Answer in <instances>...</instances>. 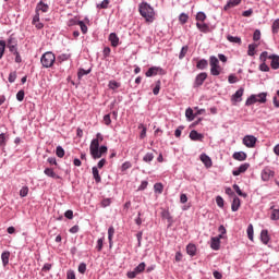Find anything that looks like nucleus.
Listing matches in <instances>:
<instances>
[{"label":"nucleus","mask_w":279,"mask_h":279,"mask_svg":"<svg viewBox=\"0 0 279 279\" xmlns=\"http://www.w3.org/2000/svg\"><path fill=\"white\" fill-rule=\"evenodd\" d=\"M40 12L47 13L49 12V4L45 3L40 0L35 8V15L33 16L32 25L36 27V29H43L45 24L40 22Z\"/></svg>","instance_id":"obj_1"},{"label":"nucleus","mask_w":279,"mask_h":279,"mask_svg":"<svg viewBox=\"0 0 279 279\" xmlns=\"http://www.w3.org/2000/svg\"><path fill=\"white\" fill-rule=\"evenodd\" d=\"M138 12L141 16L145 19L146 23L156 21V11H154V8L145 1L138 4Z\"/></svg>","instance_id":"obj_2"},{"label":"nucleus","mask_w":279,"mask_h":279,"mask_svg":"<svg viewBox=\"0 0 279 279\" xmlns=\"http://www.w3.org/2000/svg\"><path fill=\"white\" fill-rule=\"evenodd\" d=\"M89 154L94 160H97L104 156V154H108V146L101 145L99 147V140H93L89 145Z\"/></svg>","instance_id":"obj_3"},{"label":"nucleus","mask_w":279,"mask_h":279,"mask_svg":"<svg viewBox=\"0 0 279 279\" xmlns=\"http://www.w3.org/2000/svg\"><path fill=\"white\" fill-rule=\"evenodd\" d=\"M254 104H267V93L252 94L245 101V106H254Z\"/></svg>","instance_id":"obj_4"},{"label":"nucleus","mask_w":279,"mask_h":279,"mask_svg":"<svg viewBox=\"0 0 279 279\" xmlns=\"http://www.w3.org/2000/svg\"><path fill=\"white\" fill-rule=\"evenodd\" d=\"M40 62L44 69H51L56 63V54L51 51H47L41 56Z\"/></svg>","instance_id":"obj_5"},{"label":"nucleus","mask_w":279,"mask_h":279,"mask_svg":"<svg viewBox=\"0 0 279 279\" xmlns=\"http://www.w3.org/2000/svg\"><path fill=\"white\" fill-rule=\"evenodd\" d=\"M210 75L215 77L221 75V65H219V59L215 56L209 57Z\"/></svg>","instance_id":"obj_6"},{"label":"nucleus","mask_w":279,"mask_h":279,"mask_svg":"<svg viewBox=\"0 0 279 279\" xmlns=\"http://www.w3.org/2000/svg\"><path fill=\"white\" fill-rule=\"evenodd\" d=\"M275 175H276V171H274L269 167H265L260 172V178L263 182H269L271 178H274Z\"/></svg>","instance_id":"obj_7"},{"label":"nucleus","mask_w":279,"mask_h":279,"mask_svg":"<svg viewBox=\"0 0 279 279\" xmlns=\"http://www.w3.org/2000/svg\"><path fill=\"white\" fill-rule=\"evenodd\" d=\"M258 142V138L254 135H245L242 140L243 145L247 147L248 149H252L256 147V143Z\"/></svg>","instance_id":"obj_8"},{"label":"nucleus","mask_w":279,"mask_h":279,"mask_svg":"<svg viewBox=\"0 0 279 279\" xmlns=\"http://www.w3.org/2000/svg\"><path fill=\"white\" fill-rule=\"evenodd\" d=\"M145 267H146L145 262L140 263L138 266H136V267L134 268V270L129 271V272L126 274V277L130 278V279L136 278V276H137L138 274H143V271H145Z\"/></svg>","instance_id":"obj_9"},{"label":"nucleus","mask_w":279,"mask_h":279,"mask_svg":"<svg viewBox=\"0 0 279 279\" xmlns=\"http://www.w3.org/2000/svg\"><path fill=\"white\" fill-rule=\"evenodd\" d=\"M207 78L208 73L206 72H201L199 74H197L193 83V88H199V86H203L204 82H206Z\"/></svg>","instance_id":"obj_10"},{"label":"nucleus","mask_w":279,"mask_h":279,"mask_svg":"<svg viewBox=\"0 0 279 279\" xmlns=\"http://www.w3.org/2000/svg\"><path fill=\"white\" fill-rule=\"evenodd\" d=\"M146 77H154L156 75H165V70L160 66H151L145 73Z\"/></svg>","instance_id":"obj_11"},{"label":"nucleus","mask_w":279,"mask_h":279,"mask_svg":"<svg viewBox=\"0 0 279 279\" xmlns=\"http://www.w3.org/2000/svg\"><path fill=\"white\" fill-rule=\"evenodd\" d=\"M221 239H223V235L219 234L218 236H213L210 239V247L215 252H218V250H221Z\"/></svg>","instance_id":"obj_12"},{"label":"nucleus","mask_w":279,"mask_h":279,"mask_svg":"<svg viewBox=\"0 0 279 279\" xmlns=\"http://www.w3.org/2000/svg\"><path fill=\"white\" fill-rule=\"evenodd\" d=\"M243 93H245V89L243 87H241L240 89H238L232 96H231V101H235V102H241L243 101Z\"/></svg>","instance_id":"obj_13"},{"label":"nucleus","mask_w":279,"mask_h":279,"mask_svg":"<svg viewBox=\"0 0 279 279\" xmlns=\"http://www.w3.org/2000/svg\"><path fill=\"white\" fill-rule=\"evenodd\" d=\"M268 60H271L270 66L274 71H278L279 69V56L278 54H269Z\"/></svg>","instance_id":"obj_14"},{"label":"nucleus","mask_w":279,"mask_h":279,"mask_svg":"<svg viewBox=\"0 0 279 279\" xmlns=\"http://www.w3.org/2000/svg\"><path fill=\"white\" fill-rule=\"evenodd\" d=\"M199 158H201V162H203V165L207 169H210V167H213V159H210V157L208 155L203 153V154H201Z\"/></svg>","instance_id":"obj_15"},{"label":"nucleus","mask_w":279,"mask_h":279,"mask_svg":"<svg viewBox=\"0 0 279 279\" xmlns=\"http://www.w3.org/2000/svg\"><path fill=\"white\" fill-rule=\"evenodd\" d=\"M250 169V163H242L236 170L232 171V175H240L241 173H245Z\"/></svg>","instance_id":"obj_16"},{"label":"nucleus","mask_w":279,"mask_h":279,"mask_svg":"<svg viewBox=\"0 0 279 279\" xmlns=\"http://www.w3.org/2000/svg\"><path fill=\"white\" fill-rule=\"evenodd\" d=\"M233 160H238L239 162H243L244 160H247V154L245 151H235L232 155Z\"/></svg>","instance_id":"obj_17"},{"label":"nucleus","mask_w":279,"mask_h":279,"mask_svg":"<svg viewBox=\"0 0 279 279\" xmlns=\"http://www.w3.org/2000/svg\"><path fill=\"white\" fill-rule=\"evenodd\" d=\"M242 0H228L227 4L223 7V11L228 12V10L232 8H236V5H241Z\"/></svg>","instance_id":"obj_18"},{"label":"nucleus","mask_w":279,"mask_h":279,"mask_svg":"<svg viewBox=\"0 0 279 279\" xmlns=\"http://www.w3.org/2000/svg\"><path fill=\"white\" fill-rule=\"evenodd\" d=\"M239 208H241V198H239V196L234 195L232 204H231V210H232V213H236V210H239Z\"/></svg>","instance_id":"obj_19"},{"label":"nucleus","mask_w":279,"mask_h":279,"mask_svg":"<svg viewBox=\"0 0 279 279\" xmlns=\"http://www.w3.org/2000/svg\"><path fill=\"white\" fill-rule=\"evenodd\" d=\"M191 141H204V134L198 133L196 130L190 132Z\"/></svg>","instance_id":"obj_20"},{"label":"nucleus","mask_w":279,"mask_h":279,"mask_svg":"<svg viewBox=\"0 0 279 279\" xmlns=\"http://www.w3.org/2000/svg\"><path fill=\"white\" fill-rule=\"evenodd\" d=\"M45 175H47L48 178H53L54 180H60V175H58L56 173V171H53V168H46L44 170Z\"/></svg>","instance_id":"obj_21"},{"label":"nucleus","mask_w":279,"mask_h":279,"mask_svg":"<svg viewBox=\"0 0 279 279\" xmlns=\"http://www.w3.org/2000/svg\"><path fill=\"white\" fill-rule=\"evenodd\" d=\"M109 41L111 43V47H119V36L117 33L109 34Z\"/></svg>","instance_id":"obj_22"},{"label":"nucleus","mask_w":279,"mask_h":279,"mask_svg":"<svg viewBox=\"0 0 279 279\" xmlns=\"http://www.w3.org/2000/svg\"><path fill=\"white\" fill-rule=\"evenodd\" d=\"M196 69H198V71H205V69H208V60L206 59L198 60L196 63Z\"/></svg>","instance_id":"obj_23"},{"label":"nucleus","mask_w":279,"mask_h":279,"mask_svg":"<svg viewBox=\"0 0 279 279\" xmlns=\"http://www.w3.org/2000/svg\"><path fill=\"white\" fill-rule=\"evenodd\" d=\"M93 178L96 182V184L101 183V175H99V169L97 167L92 168Z\"/></svg>","instance_id":"obj_24"},{"label":"nucleus","mask_w":279,"mask_h":279,"mask_svg":"<svg viewBox=\"0 0 279 279\" xmlns=\"http://www.w3.org/2000/svg\"><path fill=\"white\" fill-rule=\"evenodd\" d=\"M1 260H2L3 267H8L9 263H10V251L2 252Z\"/></svg>","instance_id":"obj_25"},{"label":"nucleus","mask_w":279,"mask_h":279,"mask_svg":"<svg viewBox=\"0 0 279 279\" xmlns=\"http://www.w3.org/2000/svg\"><path fill=\"white\" fill-rule=\"evenodd\" d=\"M196 27L197 29H199V32H202L203 34H208V32H210V26H208V24L206 23H196Z\"/></svg>","instance_id":"obj_26"},{"label":"nucleus","mask_w":279,"mask_h":279,"mask_svg":"<svg viewBox=\"0 0 279 279\" xmlns=\"http://www.w3.org/2000/svg\"><path fill=\"white\" fill-rule=\"evenodd\" d=\"M260 241L262 243H264V245H267V243H269L270 241L269 231H267L266 229L262 230L260 232Z\"/></svg>","instance_id":"obj_27"},{"label":"nucleus","mask_w":279,"mask_h":279,"mask_svg":"<svg viewBox=\"0 0 279 279\" xmlns=\"http://www.w3.org/2000/svg\"><path fill=\"white\" fill-rule=\"evenodd\" d=\"M7 47H19V39L14 35H10L7 40Z\"/></svg>","instance_id":"obj_28"},{"label":"nucleus","mask_w":279,"mask_h":279,"mask_svg":"<svg viewBox=\"0 0 279 279\" xmlns=\"http://www.w3.org/2000/svg\"><path fill=\"white\" fill-rule=\"evenodd\" d=\"M186 252L189 256H195V254H197V246H195V244H187Z\"/></svg>","instance_id":"obj_29"},{"label":"nucleus","mask_w":279,"mask_h":279,"mask_svg":"<svg viewBox=\"0 0 279 279\" xmlns=\"http://www.w3.org/2000/svg\"><path fill=\"white\" fill-rule=\"evenodd\" d=\"M257 48H258V44H250L248 50H247V56H251V57L255 56Z\"/></svg>","instance_id":"obj_30"},{"label":"nucleus","mask_w":279,"mask_h":279,"mask_svg":"<svg viewBox=\"0 0 279 279\" xmlns=\"http://www.w3.org/2000/svg\"><path fill=\"white\" fill-rule=\"evenodd\" d=\"M227 40H229V43H233L235 45H241V43H242L241 37H239V36L234 37L232 35H228Z\"/></svg>","instance_id":"obj_31"},{"label":"nucleus","mask_w":279,"mask_h":279,"mask_svg":"<svg viewBox=\"0 0 279 279\" xmlns=\"http://www.w3.org/2000/svg\"><path fill=\"white\" fill-rule=\"evenodd\" d=\"M270 210H272V213L270 215V219L272 221H278L279 220V209H275L274 206H271Z\"/></svg>","instance_id":"obj_32"},{"label":"nucleus","mask_w":279,"mask_h":279,"mask_svg":"<svg viewBox=\"0 0 279 279\" xmlns=\"http://www.w3.org/2000/svg\"><path fill=\"white\" fill-rule=\"evenodd\" d=\"M185 117H186L187 121H194L195 120V113H193L192 108H187L185 110Z\"/></svg>","instance_id":"obj_33"},{"label":"nucleus","mask_w":279,"mask_h":279,"mask_svg":"<svg viewBox=\"0 0 279 279\" xmlns=\"http://www.w3.org/2000/svg\"><path fill=\"white\" fill-rule=\"evenodd\" d=\"M90 71H93V69H90V68L88 70H84V69L80 68L78 72H77V78L82 80V77L84 75H88L90 73Z\"/></svg>","instance_id":"obj_34"},{"label":"nucleus","mask_w":279,"mask_h":279,"mask_svg":"<svg viewBox=\"0 0 279 279\" xmlns=\"http://www.w3.org/2000/svg\"><path fill=\"white\" fill-rule=\"evenodd\" d=\"M179 22H180L181 25H186V23H189V14L181 13L179 15Z\"/></svg>","instance_id":"obj_35"},{"label":"nucleus","mask_w":279,"mask_h":279,"mask_svg":"<svg viewBox=\"0 0 279 279\" xmlns=\"http://www.w3.org/2000/svg\"><path fill=\"white\" fill-rule=\"evenodd\" d=\"M114 236V227H109L108 229V241H109V245L110 247H112V238Z\"/></svg>","instance_id":"obj_36"},{"label":"nucleus","mask_w":279,"mask_h":279,"mask_svg":"<svg viewBox=\"0 0 279 279\" xmlns=\"http://www.w3.org/2000/svg\"><path fill=\"white\" fill-rule=\"evenodd\" d=\"M233 190L235 191V193H236L240 197H247V193L241 191V187L239 186V184H233Z\"/></svg>","instance_id":"obj_37"},{"label":"nucleus","mask_w":279,"mask_h":279,"mask_svg":"<svg viewBox=\"0 0 279 279\" xmlns=\"http://www.w3.org/2000/svg\"><path fill=\"white\" fill-rule=\"evenodd\" d=\"M186 53H189V46H183L179 53V60H184V58L186 57Z\"/></svg>","instance_id":"obj_38"},{"label":"nucleus","mask_w":279,"mask_h":279,"mask_svg":"<svg viewBox=\"0 0 279 279\" xmlns=\"http://www.w3.org/2000/svg\"><path fill=\"white\" fill-rule=\"evenodd\" d=\"M246 232L250 241H254V226L252 223L248 225Z\"/></svg>","instance_id":"obj_39"},{"label":"nucleus","mask_w":279,"mask_h":279,"mask_svg":"<svg viewBox=\"0 0 279 279\" xmlns=\"http://www.w3.org/2000/svg\"><path fill=\"white\" fill-rule=\"evenodd\" d=\"M154 191L155 193L161 195L162 191H165V186L162 185V183H155Z\"/></svg>","instance_id":"obj_40"},{"label":"nucleus","mask_w":279,"mask_h":279,"mask_svg":"<svg viewBox=\"0 0 279 279\" xmlns=\"http://www.w3.org/2000/svg\"><path fill=\"white\" fill-rule=\"evenodd\" d=\"M71 59V53H61L58 56L59 62H66V60Z\"/></svg>","instance_id":"obj_41"},{"label":"nucleus","mask_w":279,"mask_h":279,"mask_svg":"<svg viewBox=\"0 0 279 279\" xmlns=\"http://www.w3.org/2000/svg\"><path fill=\"white\" fill-rule=\"evenodd\" d=\"M28 194H29V187L27 185L23 186L20 190V197H27Z\"/></svg>","instance_id":"obj_42"},{"label":"nucleus","mask_w":279,"mask_h":279,"mask_svg":"<svg viewBox=\"0 0 279 279\" xmlns=\"http://www.w3.org/2000/svg\"><path fill=\"white\" fill-rule=\"evenodd\" d=\"M161 84L160 80L156 81V85L153 88V95H159Z\"/></svg>","instance_id":"obj_43"},{"label":"nucleus","mask_w":279,"mask_h":279,"mask_svg":"<svg viewBox=\"0 0 279 279\" xmlns=\"http://www.w3.org/2000/svg\"><path fill=\"white\" fill-rule=\"evenodd\" d=\"M271 29H272V34H278V32H279V19L274 21Z\"/></svg>","instance_id":"obj_44"},{"label":"nucleus","mask_w":279,"mask_h":279,"mask_svg":"<svg viewBox=\"0 0 279 279\" xmlns=\"http://www.w3.org/2000/svg\"><path fill=\"white\" fill-rule=\"evenodd\" d=\"M80 20H77L76 17H72V19H70L69 21H68V26L69 27H73V26H75V25H80Z\"/></svg>","instance_id":"obj_45"},{"label":"nucleus","mask_w":279,"mask_h":279,"mask_svg":"<svg viewBox=\"0 0 279 279\" xmlns=\"http://www.w3.org/2000/svg\"><path fill=\"white\" fill-rule=\"evenodd\" d=\"M78 26L81 28L82 34L88 33V26H86V23H84V21L78 22Z\"/></svg>","instance_id":"obj_46"},{"label":"nucleus","mask_w":279,"mask_h":279,"mask_svg":"<svg viewBox=\"0 0 279 279\" xmlns=\"http://www.w3.org/2000/svg\"><path fill=\"white\" fill-rule=\"evenodd\" d=\"M108 5H110V0H104L100 4H97V8L100 10H108Z\"/></svg>","instance_id":"obj_47"},{"label":"nucleus","mask_w":279,"mask_h":279,"mask_svg":"<svg viewBox=\"0 0 279 279\" xmlns=\"http://www.w3.org/2000/svg\"><path fill=\"white\" fill-rule=\"evenodd\" d=\"M56 155L58 158H64V148H62V146H57Z\"/></svg>","instance_id":"obj_48"},{"label":"nucleus","mask_w":279,"mask_h":279,"mask_svg":"<svg viewBox=\"0 0 279 279\" xmlns=\"http://www.w3.org/2000/svg\"><path fill=\"white\" fill-rule=\"evenodd\" d=\"M196 21H201V23H204L206 21V13L199 11L197 14H196Z\"/></svg>","instance_id":"obj_49"},{"label":"nucleus","mask_w":279,"mask_h":279,"mask_svg":"<svg viewBox=\"0 0 279 279\" xmlns=\"http://www.w3.org/2000/svg\"><path fill=\"white\" fill-rule=\"evenodd\" d=\"M259 60H260V62H267V60H269V52L263 51V52L259 54Z\"/></svg>","instance_id":"obj_50"},{"label":"nucleus","mask_w":279,"mask_h":279,"mask_svg":"<svg viewBox=\"0 0 279 279\" xmlns=\"http://www.w3.org/2000/svg\"><path fill=\"white\" fill-rule=\"evenodd\" d=\"M154 160V155L153 153H147L144 157H143V161L144 162H151Z\"/></svg>","instance_id":"obj_51"},{"label":"nucleus","mask_w":279,"mask_h":279,"mask_svg":"<svg viewBox=\"0 0 279 279\" xmlns=\"http://www.w3.org/2000/svg\"><path fill=\"white\" fill-rule=\"evenodd\" d=\"M259 71H262L263 73H269V65H267L266 62H262L259 64Z\"/></svg>","instance_id":"obj_52"},{"label":"nucleus","mask_w":279,"mask_h":279,"mask_svg":"<svg viewBox=\"0 0 279 279\" xmlns=\"http://www.w3.org/2000/svg\"><path fill=\"white\" fill-rule=\"evenodd\" d=\"M96 250H97L98 252H101V251L104 250V238H99V239L97 240Z\"/></svg>","instance_id":"obj_53"},{"label":"nucleus","mask_w":279,"mask_h":279,"mask_svg":"<svg viewBox=\"0 0 279 279\" xmlns=\"http://www.w3.org/2000/svg\"><path fill=\"white\" fill-rule=\"evenodd\" d=\"M5 53V40H0V60L3 58V54Z\"/></svg>","instance_id":"obj_54"},{"label":"nucleus","mask_w":279,"mask_h":279,"mask_svg":"<svg viewBox=\"0 0 279 279\" xmlns=\"http://www.w3.org/2000/svg\"><path fill=\"white\" fill-rule=\"evenodd\" d=\"M110 204H112V199H110V198H105V199L101 201L100 206H101L102 208H108V206H110Z\"/></svg>","instance_id":"obj_55"},{"label":"nucleus","mask_w":279,"mask_h":279,"mask_svg":"<svg viewBox=\"0 0 279 279\" xmlns=\"http://www.w3.org/2000/svg\"><path fill=\"white\" fill-rule=\"evenodd\" d=\"M119 86H121V84H119V82H117V81L109 82V88H111V90H117V88H119Z\"/></svg>","instance_id":"obj_56"},{"label":"nucleus","mask_w":279,"mask_h":279,"mask_svg":"<svg viewBox=\"0 0 279 279\" xmlns=\"http://www.w3.org/2000/svg\"><path fill=\"white\" fill-rule=\"evenodd\" d=\"M128 169H132V162L125 161L121 166V171H128Z\"/></svg>","instance_id":"obj_57"},{"label":"nucleus","mask_w":279,"mask_h":279,"mask_svg":"<svg viewBox=\"0 0 279 279\" xmlns=\"http://www.w3.org/2000/svg\"><path fill=\"white\" fill-rule=\"evenodd\" d=\"M228 82H229V84H236V82H239V78L236 77V75L230 74L228 76Z\"/></svg>","instance_id":"obj_58"},{"label":"nucleus","mask_w":279,"mask_h":279,"mask_svg":"<svg viewBox=\"0 0 279 279\" xmlns=\"http://www.w3.org/2000/svg\"><path fill=\"white\" fill-rule=\"evenodd\" d=\"M9 82H10V84H14L15 82H16V71H14V72H11L10 74H9Z\"/></svg>","instance_id":"obj_59"},{"label":"nucleus","mask_w":279,"mask_h":279,"mask_svg":"<svg viewBox=\"0 0 279 279\" xmlns=\"http://www.w3.org/2000/svg\"><path fill=\"white\" fill-rule=\"evenodd\" d=\"M16 99L17 101H23V99H25V90L23 89L19 90L16 94Z\"/></svg>","instance_id":"obj_60"},{"label":"nucleus","mask_w":279,"mask_h":279,"mask_svg":"<svg viewBox=\"0 0 279 279\" xmlns=\"http://www.w3.org/2000/svg\"><path fill=\"white\" fill-rule=\"evenodd\" d=\"M253 40L257 43V40H260V29H255L253 34Z\"/></svg>","instance_id":"obj_61"},{"label":"nucleus","mask_w":279,"mask_h":279,"mask_svg":"<svg viewBox=\"0 0 279 279\" xmlns=\"http://www.w3.org/2000/svg\"><path fill=\"white\" fill-rule=\"evenodd\" d=\"M216 204L218 208H223V197L217 196L216 197Z\"/></svg>","instance_id":"obj_62"},{"label":"nucleus","mask_w":279,"mask_h":279,"mask_svg":"<svg viewBox=\"0 0 279 279\" xmlns=\"http://www.w3.org/2000/svg\"><path fill=\"white\" fill-rule=\"evenodd\" d=\"M78 274H86V263H81L78 265Z\"/></svg>","instance_id":"obj_63"},{"label":"nucleus","mask_w":279,"mask_h":279,"mask_svg":"<svg viewBox=\"0 0 279 279\" xmlns=\"http://www.w3.org/2000/svg\"><path fill=\"white\" fill-rule=\"evenodd\" d=\"M66 279H75V271L74 270H68Z\"/></svg>","instance_id":"obj_64"}]
</instances>
